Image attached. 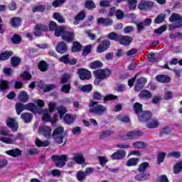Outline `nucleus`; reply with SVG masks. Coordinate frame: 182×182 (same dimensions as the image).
Here are the masks:
<instances>
[{"label":"nucleus","mask_w":182,"mask_h":182,"mask_svg":"<svg viewBox=\"0 0 182 182\" xmlns=\"http://www.w3.org/2000/svg\"><path fill=\"white\" fill-rule=\"evenodd\" d=\"M39 107L33 103H28L27 105H23L22 102H18L16 105V111L17 114H21L23 110H30L33 112L34 114L39 113Z\"/></svg>","instance_id":"nucleus-1"},{"label":"nucleus","mask_w":182,"mask_h":182,"mask_svg":"<svg viewBox=\"0 0 182 182\" xmlns=\"http://www.w3.org/2000/svg\"><path fill=\"white\" fill-rule=\"evenodd\" d=\"M93 74L95 76V80L94 81L95 85L98 86L99 83L100 82H102V80H105V79H107L110 75H112V70L109 69H100L96 70L93 72Z\"/></svg>","instance_id":"nucleus-2"},{"label":"nucleus","mask_w":182,"mask_h":182,"mask_svg":"<svg viewBox=\"0 0 182 182\" xmlns=\"http://www.w3.org/2000/svg\"><path fill=\"white\" fill-rule=\"evenodd\" d=\"M89 107L90 113H94L97 116H103V114L107 112V108L102 105H97V102L91 101L89 103Z\"/></svg>","instance_id":"nucleus-3"},{"label":"nucleus","mask_w":182,"mask_h":182,"mask_svg":"<svg viewBox=\"0 0 182 182\" xmlns=\"http://www.w3.org/2000/svg\"><path fill=\"white\" fill-rule=\"evenodd\" d=\"M65 129L62 127H58L55 129L53 132L52 137L57 144H62L63 143V132Z\"/></svg>","instance_id":"nucleus-4"},{"label":"nucleus","mask_w":182,"mask_h":182,"mask_svg":"<svg viewBox=\"0 0 182 182\" xmlns=\"http://www.w3.org/2000/svg\"><path fill=\"white\" fill-rule=\"evenodd\" d=\"M51 160L53 161H55L56 167L62 168L65 164H66V161H68V156L66 155H53L51 157Z\"/></svg>","instance_id":"nucleus-5"},{"label":"nucleus","mask_w":182,"mask_h":182,"mask_svg":"<svg viewBox=\"0 0 182 182\" xmlns=\"http://www.w3.org/2000/svg\"><path fill=\"white\" fill-rule=\"evenodd\" d=\"M103 97L104 100L106 102L109 100H117L119 99V97L117 95H114L112 94H109L108 95L103 97L102 94L99 92H95L93 94V100H100Z\"/></svg>","instance_id":"nucleus-6"},{"label":"nucleus","mask_w":182,"mask_h":182,"mask_svg":"<svg viewBox=\"0 0 182 182\" xmlns=\"http://www.w3.org/2000/svg\"><path fill=\"white\" fill-rule=\"evenodd\" d=\"M154 6V2L149 0H141L139 4V9L141 11H150L153 9Z\"/></svg>","instance_id":"nucleus-7"},{"label":"nucleus","mask_w":182,"mask_h":182,"mask_svg":"<svg viewBox=\"0 0 182 182\" xmlns=\"http://www.w3.org/2000/svg\"><path fill=\"white\" fill-rule=\"evenodd\" d=\"M109 48H110V41L108 39L104 40L97 46V53H103V52H106Z\"/></svg>","instance_id":"nucleus-8"},{"label":"nucleus","mask_w":182,"mask_h":182,"mask_svg":"<svg viewBox=\"0 0 182 182\" xmlns=\"http://www.w3.org/2000/svg\"><path fill=\"white\" fill-rule=\"evenodd\" d=\"M39 133L43 134L46 139H50L52 136V129H50L49 126L43 125L39 127Z\"/></svg>","instance_id":"nucleus-9"},{"label":"nucleus","mask_w":182,"mask_h":182,"mask_svg":"<svg viewBox=\"0 0 182 182\" xmlns=\"http://www.w3.org/2000/svg\"><path fill=\"white\" fill-rule=\"evenodd\" d=\"M151 116H153V114L150 111H142L138 115V119L141 123H144L150 120V119H151Z\"/></svg>","instance_id":"nucleus-10"},{"label":"nucleus","mask_w":182,"mask_h":182,"mask_svg":"<svg viewBox=\"0 0 182 182\" xmlns=\"http://www.w3.org/2000/svg\"><path fill=\"white\" fill-rule=\"evenodd\" d=\"M78 75L81 80H89V79L92 77V74L90 73V71L85 68L80 69L78 70Z\"/></svg>","instance_id":"nucleus-11"},{"label":"nucleus","mask_w":182,"mask_h":182,"mask_svg":"<svg viewBox=\"0 0 182 182\" xmlns=\"http://www.w3.org/2000/svg\"><path fill=\"white\" fill-rule=\"evenodd\" d=\"M171 22H178V24L175 25L174 28H181L182 24L180 23L182 21V16L176 13H173L169 18Z\"/></svg>","instance_id":"nucleus-12"},{"label":"nucleus","mask_w":182,"mask_h":182,"mask_svg":"<svg viewBox=\"0 0 182 182\" xmlns=\"http://www.w3.org/2000/svg\"><path fill=\"white\" fill-rule=\"evenodd\" d=\"M48 31V26L43 24H37L35 26L34 35L35 36H42V33Z\"/></svg>","instance_id":"nucleus-13"},{"label":"nucleus","mask_w":182,"mask_h":182,"mask_svg":"<svg viewBox=\"0 0 182 182\" xmlns=\"http://www.w3.org/2000/svg\"><path fill=\"white\" fill-rule=\"evenodd\" d=\"M62 39L68 43H70L73 41H75V33L73 31H67L65 30L64 35L62 36Z\"/></svg>","instance_id":"nucleus-14"},{"label":"nucleus","mask_w":182,"mask_h":182,"mask_svg":"<svg viewBox=\"0 0 182 182\" xmlns=\"http://www.w3.org/2000/svg\"><path fill=\"white\" fill-rule=\"evenodd\" d=\"M124 157H126V151L122 149L117 150L111 155L112 160H123Z\"/></svg>","instance_id":"nucleus-15"},{"label":"nucleus","mask_w":182,"mask_h":182,"mask_svg":"<svg viewBox=\"0 0 182 182\" xmlns=\"http://www.w3.org/2000/svg\"><path fill=\"white\" fill-rule=\"evenodd\" d=\"M150 25H151V18H146L144 21L136 23L137 30L139 32H141V31H144L146 26H150Z\"/></svg>","instance_id":"nucleus-16"},{"label":"nucleus","mask_w":182,"mask_h":182,"mask_svg":"<svg viewBox=\"0 0 182 182\" xmlns=\"http://www.w3.org/2000/svg\"><path fill=\"white\" fill-rule=\"evenodd\" d=\"M146 83H147V80L146 78H139L134 87L135 92H140V90L144 87V85H146Z\"/></svg>","instance_id":"nucleus-17"},{"label":"nucleus","mask_w":182,"mask_h":182,"mask_svg":"<svg viewBox=\"0 0 182 182\" xmlns=\"http://www.w3.org/2000/svg\"><path fill=\"white\" fill-rule=\"evenodd\" d=\"M97 23V25H104V26H112L113 25V19L110 18H98Z\"/></svg>","instance_id":"nucleus-18"},{"label":"nucleus","mask_w":182,"mask_h":182,"mask_svg":"<svg viewBox=\"0 0 182 182\" xmlns=\"http://www.w3.org/2000/svg\"><path fill=\"white\" fill-rule=\"evenodd\" d=\"M6 123L8 126V127H10L11 129L12 132H16L18 130V122L15 120L14 118H8L6 120Z\"/></svg>","instance_id":"nucleus-19"},{"label":"nucleus","mask_w":182,"mask_h":182,"mask_svg":"<svg viewBox=\"0 0 182 182\" xmlns=\"http://www.w3.org/2000/svg\"><path fill=\"white\" fill-rule=\"evenodd\" d=\"M140 136H143V132L140 131H131L127 134V137L129 139V140H136V139H139Z\"/></svg>","instance_id":"nucleus-20"},{"label":"nucleus","mask_w":182,"mask_h":182,"mask_svg":"<svg viewBox=\"0 0 182 182\" xmlns=\"http://www.w3.org/2000/svg\"><path fill=\"white\" fill-rule=\"evenodd\" d=\"M132 38L129 36H123L120 35L118 42H119L121 45H124V46H129V45L132 43Z\"/></svg>","instance_id":"nucleus-21"},{"label":"nucleus","mask_w":182,"mask_h":182,"mask_svg":"<svg viewBox=\"0 0 182 182\" xmlns=\"http://www.w3.org/2000/svg\"><path fill=\"white\" fill-rule=\"evenodd\" d=\"M56 50L58 52V53H66L68 52V46H66V43L63 41H60L58 43L57 47H56Z\"/></svg>","instance_id":"nucleus-22"},{"label":"nucleus","mask_w":182,"mask_h":182,"mask_svg":"<svg viewBox=\"0 0 182 182\" xmlns=\"http://www.w3.org/2000/svg\"><path fill=\"white\" fill-rule=\"evenodd\" d=\"M86 18V13L85 11H81L78 14H77L73 21V25H79V21H85Z\"/></svg>","instance_id":"nucleus-23"},{"label":"nucleus","mask_w":182,"mask_h":182,"mask_svg":"<svg viewBox=\"0 0 182 182\" xmlns=\"http://www.w3.org/2000/svg\"><path fill=\"white\" fill-rule=\"evenodd\" d=\"M6 154L11 156V157H19L22 156V151L18 148L11 149L6 151Z\"/></svg>","instance_id":"nucleus-24"},{"label":"nucleus","mask_w":182,"mask_h":182,"mask_svg":"<svg viewBox=\"0 0 182 182\" xmlns=\"http://www.w3.org/2000/svg\"><path fill=\"white\" fill-rule=\"evenodd\" d=\"M33 117L32 114L29 112H25L21 115V119L23 120V122H24V123H31Z\"/></svg>","instance_id":"nucleus-25"},{"label":"nucleus","mask_w":182,"mask_h":182,"mask_svg":"<svg viewBox=\"0 0 182 182\" xmlns=\"http://www.w3.org/2000/svg\"><path fill=\"white\" fill-rule=\"evenodd\" d=\"M156 79L158 82H160L161 83H168L170 80H171V78L168 77V75H159L156 77Z\"/></svg>","instance_id":"nucleus-26"},{"label":"nucleus","mask_w":182,"mask_h":182,"mask_svg":"<svg viewBox=\"0 0 182 182\" xmlns=\"http://www.w3.org/2000/svg\"><path fill=\"white\" fill-rule=\"evenodd\" d=\"M22 18L19 17H13L11 18V25L13 28H18L21 26Z\"/></svg>","instance_id":"nucleus-27"},{"label":"nucleus","mask_w":182,"mask_h":182,"mask_svg":"<svg viewBox=\"0 0 182 182\" xmlns=\"http://www.w3.org/2000/svg\"><path fill=\"white\" fill-rule=\"evenodd\" d=\"M136 181H146V180L150 179V174L149 173H141L136 175L134 177Z\"/></svg>","instance_id":"nucleus-28"},{"label":"nucleus","mask_w":182,"mask_h":182,"mask_svg":"<svg viewBox=\"0 0 182 182\" xmlns=\"http://www.w3.org/2000/svg\"><path fill=\"white\" fill-rule=\"evenodd\" d=\"M151 92H150V91L147 90H144L140 92L139 95V97L140 99H151Z\"/></svg>","instance_id":"nucleus-29"},{"label":"nucleus","mask_w":182,"mask_h":182,"mask_svg":"<svg viewBox=\"0 0 182 182\" xmlns=\"http://www.w3.org/2000/svg\"><path fill=\"white\" fill-rule=\"evenodd\" d=\"M65 31H66V28L62 26H58L55 30V36H56L57 38H60V36H63V35H64Z\"/></svg>","instance_id":"nucleus-30"},{"label":"nucleus","mask_w":182,"mask_h":182,"mask_svg":"<svg viewBox=\"0 0 182 182\" xmlns=\"http://www.w3.org/2000/svg\"><path fill=\"white\" fill-rule=\"evenodd\" d=\"M134 112L138 114V116L143 112V105L135 102L133 105Z\"/></svg>","instance_id":"nucleus-31"},{"label":"nucleus","mask_w":182,"mask_h":182,"mask_svg":"<svg viewBox=\"0 0 182 182\" xmlns=\"http://www.w3.org/2000/svg\"><path fill=\"white\" fill-rule=\"evenodd\" d=\"M158 126H160V122L157 119H152L148 124H146V127L148 129H156Z\"/></svg>","instance_id":"nucleus-32"},{"label":"nucleus","mask_w":182,"mask_h":182,"mask_svg":"<svg viewBox=\"0 0 182 182\" xmlns=\"http://www.w3.org/2000/svg\"><path fill=\"white\" fill-rule=\"evenodd\" d=\"M50 144V141L48 140H46L44 141H42L41 139H37L36 140V145L38 146V147H48Z\"/></svg>","instance_id":"nucleus-33"},{"label":"nucleus","mask_w":182,"mask_h":182,"mask_svg":"<svg viewBox=\"0 0 182 182\" xmlns=\"http://www.w3.org/2000/svg\"><path fill=\"white\" fill-rule=\"evenodd\" d=\"M79 89L81 92H84L85 93H90V92H92L93 87L92 85L89 84L84 86L80 85Z\"/></svg>","instance_id":"nucleus-34"},{"label":"nucleus","mask_w":182,"mask_h":182,"mask_svg":"<svg viewBox=\"0 0 182 182\" xmlns=\"http://www.w3.org/2000/svg\"><path fill=\"white\" fill-rule=\"evenodd\" d=\"M139 159L138 158H132L129 159L126 164V166L128 167H132V166H137L139 164Z\"/></svg>","instance_id":"nucleus-35"},{"label":"nucleus","mask_w":182,"mask_h":182,"mask_svg":"<svg viewBox=\"0 0 182 182\" xmlns=\"http://www.w3.org/2000/svg\"><path fill=\"white\" fill-rule=\"evenodd\" d=\"M182 171V161L176 163L173 166V173L174 174H179V173H181Z\"/></svg>","instance_id":"nucleus-36"},{"label":"nucleus","mask_w":182,"mask_h":182,"mask_svg":"<svg viewBox=\"0 0 182 182\" xmlns=\"http://www.w3.org/2000/svg\"><path fill=\"white\" fill-rule=\"evenodd\" d=\"M13 55L12 51H6L0 54V60H6Z\"/></svg>","instance_id":"nucleus-37"},{"label":"nucleus","mask_w":182,"mask_h":182,"mask_svg":"<svg viewBox=\"0 0 182 182\" xmlns=\"http://www.w3.org/2000/svg\"><path fill=\"white\" fill-rule=\"evenodd\" d=\"M18 100L22 102L23 103H26L28 100H29V97H28V94L26 92H20Z\"/></svg>","instance_id":"nucleus-38"},{"label":"nucleus","mask_w":182,"mask_h":182,"mask_svg":"<svg viewBox=\"0 0 182 182\" xmlns=\"http://www.w3.org/2000/svg\"><path fill=\"white\" fill-rule=\"evenodd\" d=\"M82 50V44L79 41H75L72 48V52H80Z\"/></svg>","instance_id":"nucleus-39"},{"label":"nucleus","mask_w":182,"mask_h":182,"mask_svg":"<svg viewBox=\"0 0 182 182\" xmlns=\"http://www.w3.org/2000/svg\"><path fill=\"white\" fill-rule=\"evenodd\" d=\"M107 38L111 41H116L117 42L120 39V35L114 32H111L108 33Z\"/></svg>","instance_id":"nucleus-40"},{"label":"nucleus","mask_w":182,"mask_h":182,"mask_svg":"<svg viewBox=\"0 0 182 182\" xmlns=\"http://www.w3.org/2000/svg\"><path fill=\"white\" fill-rule=\"evenodd\" d=\"M53 18L54 19H56L59 23H65V18L63 16H62V14H60V13H54Z\"/></svg>","instance_id":"nucleus-41"},{"label":"nucleus","mask_w":182,"mask_h":182,"mask_svg":"<svg viewBox=\"0 0 182 182\" xmlns=\"http://www.w3.org/2000/svg\"><path fill=\"white\" fill-rule=\"evenodd\" d=\"M0 141H2V143H6V144H14L15 142L14 137L8 138L5 136L0 138Z\"/></svg>","instance_id":"nucleus-42"},{"label":"nucleus","mask_w":182,"mask_h":182,"mask_svg":"<svg viewBox=\"0 0 182 182\" xmlns=\"http://www.w3.org/2000/svg\"><path fill=\"white\" fill-rule=\"evenodd\" d=\"M102 66H103V63L100 60H95L90 64L91 69H97L102 68Z\"/></svg>","instance_id":"nucleus-43"},{"label":"nucleus","mask_w":182,"mask_h":182,"mask_svg":"<svg viewBox=\"0 0 182 182\" xmlns=\"http://www.w3.org/2000/svg\"><path fill=\"white\" fill-rule=\"evenodd\" d=\"M150 167V164L148 162H144L139 166V173H144V171Z\"/></svg>","instance_id":"nucleus-44"},{"label":"nucleus","mask_w":182,"mask_h":182,"mask_svg":"<svg viewBox=\"0 0 182 182\" xmlns=\"http://www.w3.org/2000/svg\"><path fill=\"white\" fill-rule=\"evenodd\" d=\"M166 14L163 13L159 14L155 19L154 23H161L162 22H164V19H166Z\"/></svg>","instance_id":"nucleus-45"},{"label":"nucleus","mask_w":182,"mask_h":182,"mask_svg":"<svg viewBox=\"0 0 182 182\" xmlns=\"http://www.w3.org/2000/svg\"><path fill=\"white\" fill-rule=\"evenodd\" d=\"M117 119L123 123H129L130 122V118L127 115L119 114L117 117Z\"/></svg>","instance_id":"nucleus-46"},{"label":"nucleus","mask_w":182,"mask_h":182,"mask_svg":"<svg viewBox=\"0 0 182 182\" xmlns=\"http://www.w3.org/2000/svg\"><path fill=\"white\" fill-rule=\"evenodd\" d=\"M11 65L13 68H17L19 63H21V58L18 57H12L11 58Z\"/></svg>","instance_id":"nucleus-47"},{"label":"nucleus","mask_w":182,"mask_h":182,"mask_svg":"<svg viewBox=\"0 0 182 182\" xmlns=\"http://www.w3.org/2000/svg\"><path fill=\"white\" fill-rule=\"evenodd\" d=\"M85 6L87 9H95L96 8V5L95 4V2L92 0H87L85 1Z\"/></svg>","instance_id":"nucleus-48"},{"label":"nucleus","mask_w":182,"mask_h":182,"mask_svg":"<svg viewBox=\"0 0 182 182\" xmlns=\"http://www.w3.org/2000/svg\"><path fill=\"white\" fill-rule=\"evenodd\" d=\"M63 120L67 124H71L75 121L73 117L69 114H67L64 117Z\"/></svg>","instance_id":"nucleus-49"},{"label":"nucleus","mask_w":182,"mask_h":182,"mask_svg":"<svg viewBox=\"0 0 182 182\" xmlns=\"http://www.w3.org/2000/svg\"><path fill=\"white\" fill-rule=\"evenodd\" d=\"M9 88V83L6 80H1L0 82V90L4 92V90H6V89Z\"/></svg>","instance_id":"nucleus-50"},{"label":"nucleus","mask_w":182,"mask_h":182,"mask_svg":"<svg viewBox=\"0 0 182 182\" xmlns=\"http://www.w3.org/2000/svg\"><path fill=\"white\" fill-rule=\"evenodd\" d=\"M76 177L78 181H82L86 178V173L83 172V171H79L77 172Z\"/></svg>","instance_id":"nucleus-51"},{"label":"nucleus","mask_w":182,"mask_h":182,"mask_svg":"<svg viewBox=\"0 0 182 182\" xmlns=\"http://www.w3.org/2000/svg\"><path fill=\"white\" fill-rule=\"evenodd\" d=\"M58 113L60 114V118L63 119V114L68 112V109H66V107L63 106H60L57 108Z\"/></svg>","instance_id":"nucleus-52"},{"label":"nucleus","mask_w":182,"mask_h":182,"mask_svg":"<svg viewBox=\"0 0 182 182\" xmlns=\"http://www.w3.org/2000/svg\"><path fill=\"white\" fill-rule=\"evenodd\" d=\"M127 4L130 11H133L136 9V6H137V0H128Z\"/></svg>","instance_id":"nucleus-53"},{"label":"nucleus","mask_w":182,"mask_h":182,"mask_svg":"<svg viewBox=\"0 0 182 182\" xmlns=\"http://www.w3.org/2000/svg\"><path fill=\"white\" fill-rule=\"evenodd\" d=\"M135 149H146V143L143 141H136L132 144Z\"/></svg>","instance_id":"nucleus-54"},{"label":"nucleus","mask_w":182,"mask_h":182,"mask_svg":"<svg viewBox=\"0 0 182 182\" xmlns=\"http://www.w3.org/2000/svg\"><path fill=\"white\" fill-rule=\"evenodd\" d=\"M65 2H66V0H54L52 5L53 8H59V6H62Z\"/></svg>","instance_id":"nucleus-55"},{"label":"nucleus","mask_w":182,"mask_h":182,"mask_svg":"<svg viewBox=\"0 0 182 182\" xmlns=\"http://www.w3.org/2000/svg\"><path fill=\"white\" fill-rule=\"evenodd\" d=\"M38 69L41 70V72H46L48 70V64L45 61H41L38 64Z\"/></svg>","instance_id":"nucleus-56"},{"label":"nucleus","mask_w":182,"mask_h":182,"mask_svg":"<svg viewBox=\"0 0 182 182\" xmlns=\"http://www.w3.org/2000/svg\"><path fill=\"white\" fill-rule=\"evenodd\" d=\"M170 133H171V128L170 127H165L161 131L159 136L160 137H163L164 134H170Z\"/></svg>","instance_id":"nucleus-57"},{"label":"nucleus","mask_w":182,"mask_h":182,"mask_svg":"<svg viewBox=\"0 0 182 182\" xmlns=\"http://www.w3.org/2000/svg\"><path fill=\"white\" fill-rule=\"evenodd\" d=\"M74 161L78 164H82V163H85V158H83V156L81 154L76 155L74 157Z\"/></svg>","instance_id":"nucleus-58"},{"label":"nucleus","mask_w":182,"mask_h":182,"mask_svg":"<svg viewBox=\"0 0 182 182\" xmlns=\"http://www.w3.org/2000/svg\"><path fill=\"white\" fill-rule=\"evenodd\" d=\"M72 87H70V84L68 83V84H66V85H63L62 87H61V92H63V93H70V89Z\"/></svg>","instance_id":"nucleus-59"},{"label":"nucleus","mask_w":182,"mask_h":182,"mask_svg":"<svg viewBox=\"0 0 182 182\" xmlns=\"http://www.w3.org/2000/svg\"><path fill=\"white\" fill-rule=\"evenodd\" d=\"M46 7L44 5H38L35 6L33 9V12L35 14V12H45Z\"/></svg>","instance_id":"nucleus-60"},{"label":"nucleus","mask_w":182,"mask_h":182,"mask_svg":"<svg viewBox=\"0 0 182 182\" xmlns=\"http://www.w3.org/2000/svg\"><path fill=\"white\" fill-rule=\"evenodd\" d=\"M167 154L164 152L159 153V154L157 156V161L158 164H160V163H163L164 161V159H166V156Z\"/></svg>","instance_id":"nucleus-61"},{"label":"nucleus","mask_w":182,"mask_h":182,"mask_svg":"<svg viewBox=\"0 0 182 182\" xmlns=\"http://www.w3.org/2000/svg\"><path fill=\"white\" fill-rule=\"evenodd\" d=\"M166 31H167V26H161L159 28L154 30V33H157L158 35H161V33H163V32H166Z\"/></svg>","instance_id":"nucleus-62"},{"label":"nucleus","mask_w":182,"mask_h":182,"mask_svg":"<svg viewBox=\"0 0 182 182\" xmlns=\"http://www.w3.org/2000/svg\"><path fill=\"white\" fill-rule=\"evenodd\" d=\"M11 41H12L13 43H21V42L22 41V38L21 37V36H19L18 34H15L12 37Z\"/></svg>","instance_id":"nucleus-63"},{"label":"nucleus","mask_w":182,"mask_h":182,"mask_svg":"<svg viewBox=\"0 0 182 182\" xmlns=\"http://www.w3.org/2000/svg\"><path fill=\"white\" fill-rule=\"evenodd\" d=\"M70 79V75L69 74H64L60 80V83L62 85H65V83H68V81Z\"/></svg>","instance_id":"nucleus-64"}]
</instances>
